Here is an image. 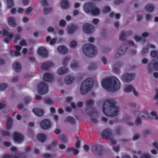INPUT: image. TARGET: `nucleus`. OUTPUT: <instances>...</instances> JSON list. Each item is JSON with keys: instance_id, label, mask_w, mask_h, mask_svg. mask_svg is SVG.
<instances>
[{"instance_id": "nucleus-1", "label": "nucleus", "mask_w": 158, "mask_h": 158, "mask_svg": "<svg viewBox=\"0 0 158 158\" xmlns=\"http://www.w3.org/2000/svg\"><path fill=\"white\" fill-rule=\"evenodd\" d=\"M115 102L113 100L108 99L105 101L102 106V110L106 116L115 117L118 114V108L116 106Z\"/></svg>"}, {"instance_id": "nucleus-2", "label": "nucleus", "mask_w": 158, "mask_h": 158, "mask_svg": "<svg viewBox=\"0 0 158 158\" xmlns=\"http://www.w3.org/2000/svg\"><path fill=\"white\" fill-rule=\"evenodd\" d=\"M102 87L107 90L115 91L120 88V84L118 79L114 77H111L102 80Z\"/></svg>"}, {"instance_id": "nucleus-3", "label": "nucleus", "mask_w": 158, "mask_h": 158, "mask_svg": "<svg viewBox=\"0 0 158 158\" xmlns=\"http://www.w3.org/2000/svg\"><path fill=\"white\" fill-rule=\"evenodd\" d=\"M94 82L91 78H88L84 81L81 84L80 88L81 93L85 95L88 93L92 89Z\"/></svg>"}, {"instance_id": "nucleus-4", "label": "nucleus", "mask_w": 158, "mask_h": 158, "mask_svg": "<svg viewBox=\"0 0 158 158\" xmlns=\"http://www.w3.org/2000/svg\"><path fill=\"white\" fill-rule=\"evenodd\" d=\"M95 4L93 2H88L85 4L83 6L84 11L87 13H91L94 15H99L100 10L96 7Z\"/></svg>"}, {"instance_id": "nucleus-5", "label": "nucleus", "mask_w": 158, "mask_h": 158, "mask_svg": "<svg viewBox=\"0 0 158 158\" xmlns=\"http://www.w3.org/2000/svg\"><path fill=\"white\" fill-rule=\"evenodd\" d=\"M82 52L85 56L89 57H94L97 53L95 47L89 44L84 45Z\"/></svg>"}, {"instance_id": "nucleus-6", "label": "nucleus", "mask_w": 158, "mask_h": 158, "mask_svg": "<svg viewBox=\"0 0 158 158\" xmlns=\"http://www.w3.org/2000/svg\"><path fill=\"white\" fill-rule=\"evenodd\" d=\"M101 135L103 138L109 139L113 144L116 143V141L113 139V136L110 129H106L103 131L101 133Z\"/></svg>"}, {"instance_id": "nucleus-7", "label": "nucleus", "mask_w": 158, "mask_h": 158, "mask_svg": "<svg viewBox=\"0 0 158 158\" xmlns=\"http://www.w3.org/2000/svg\"><path fill=\"white\" fill-rule=\"evenodd\" d=\"M38 92L41 95L46 94L48 92V85L43 82H40L38 85Z\"/></svg>"}, {"instance_id": "nucleus-8", "label": "nucleus", "mask_w": 158, "mask_h": 158, "mask_svg": "<svg viewBox=\"0 0 158 158\" xmlns=\"http://www.w3.org/2000/svg\"><path fill=\"white\" fill-rule=\"evenodd\" d=\"M153 69L156 71H158V62L155 60H152L148 64L147 68L148 73H152Z\"/></svg>"}, {"instance_id": "nucleus-9", "label": "nucleus", "mask_w": 158, "mask_h": 158, "mask_svg": "<svg viewBox=\"0 0 158 158\" xmlns=\"http://www.w3.org/2000/svg\"><path fill=\"white\" fill-rule=\"evenodd\" d=\"M92 152L93 153L98 156L102 155L103 151V147L100 145L95 144L92 145Z\"/></svg>"}, {"instance_id": "nucleus-10", "label": "nucleus", "mask_w": 158, "mask_h": 158, "mask_svg": "<svg viewBox=\"0 0 158 158\" xmlns=\"http://www.w3.org/2000/svg\"><path fill=\"white\" fill-rule=\"evenodd\" d=\"M83 30L84 33L87 34H92L94 33L95 31L94 26L88 23L83 25Z\"/></svg>"}, {"instance_id": "nucleus-11", "label": "nucleus", "mask_w": 158, "mask_h": 158, "mask_svg": "<svg viewBox=\"0 0 158 158\" xmlns=\"http://www.w3.org/2000/svg\"><path fill=\"white\" fill-rule=\"evenodd\" d=\"M51 123L49 120L44 119L42 120L40 123L41 128L44 130L48 129L51 127Z\"/></svg>"}, {"instance_id": "nucleus-12", "label": "nucleus", "mask_w": 158, "mask_h": 158, "mask_svg": "<svg viewBox=\"0 0 158 158\" xmlns=\"http://www.w3.org/2000/svg\"><path fill=\"white\" fill-rule=\"evenodd\" d=\"M135 77L134 73H125L123 75L122 77L123 81L125 82H129L133 80Z\"/></svg>"}, {"instance_id": "nucleus-13", "label": "nucleus", "mask_w": 158, "mask_h": 158, "mask_svg": "<svg viewBox=\"0 0 158 158\" xmlns=\"http://www.w3.org/2000/svg\"><path fill=\"white\" fill-rule=\"evenodd\" d=\"M2 35L4 36H6L8 38L4 37V41L7 44H10L11 38L13 37L12 34H10L6 30H4L3 31Z\"/></svg>"}, {"instance_id": "nucleus-14", "label": "nucleus", "mask_w": 158, "mask_h": 158, "mask_svg": "<svg viewBox=\"0 0 158 158\" xmlns=\"http://www.w3.org/2000/svg\"><path fill=\"white\" fill-rule=\"evenodd\" d=\"M38 54L44 58L48 56V54L47 49L43 47H40L37 50Z\"/></svg>"}, {"instance_id": "nucleus-15", "label": "nucleus", "mask_w": 158, "mask_h": 158, "mask_svg": "<svg viewBox=\"0 0 158 158\" xmlns=\"http://www.w3.org/2000/svg\"><path fill=\"white\" fill-rule=\"evenodd\" d=\"M13 139L15 142L20 143L23 141L24 137L21 133L18 132H15L13 134Z\"/></svg>"}, {"instance_id": "nucleus-16", "label": "nucleus", "mask_w": 158, "mask_h": 158, "mask_svg": "<svg viewBox=\"0 0 158 158\" xmlns=\"http://www.w3.org/2000/svg\"><path fill=\"white\" fill-rule=\"evenodd\" d=\"M124 92L126 93L130 92L132 91L134 95L137 97L138 96V93L135 90V89L132 85H129L125 87L124 89Z\"/></svg>"}, {"instance_id": "nucleus-17", "label": "nucleus", "mask_w": 158, "mask_h": 158, "mask_svg": "<svg viewBox=\"0 0 158 158\" xmlns=\"http://www.w3.org/2000/svg\"><path fill=\"white\" fill-rule=\"evenodd\" d=\"M54 78L53 75L49 73H46L44 75L43 80L45 81L50 82L53 80Z\"/></svg>"}, {"instance_id": "nucleus-18", "label": "nucleus", "mask_w": 158, "mask_h": 158, "mask_svg": "<svg viewBox=\"0 0 158 158\" xmlns=\"http://www.w3.org/2000/svg\"><path fill=\"white\" fill-rule=\"evenodd\" d=\"M77 29V25L73 24H71L68 26L67 31L70 34H73Z\"/></svg>"}, {"instance_id": "nucleus-19", "label": "nucleus", "mask_w": 158, "mask_h": 158, "mask_svg": "<svg viewBox=\"0 0 158 158\" xmlns=\"http://www.w3.org/2000/svg\"><path fill=\"white\" fill-rule=\"evenodd\" d=\"M132 34L133 31L131 30L128 31L126 32V33L124 31H123L121 32L120 35V39L122 41L125 40L126 36H129Z\"/></svg>"}, {"instance_id": "nucleus-20", "label": "nucleus", "mask_w": 158, "mask_h": 158, "mask_svg": "<svg viewBox=\"0 0 158 158\" xmlns=\"http://www.w3.org/2000/svg\"><path fill=\"white\" fill-rule=\"evenodd\" d=\"M92 110L90 111L89 112H87V110H86V112L88 115L91 118L90 119L91 120H92L94 123H96L98 122L97 120L95 118H93L92 116L94 114H97V111L94 108H92Z\"/></svg>"}, {"instance_id": "nucleus-21", "label": "nucleus", "mask_w": 158, "mask_h": 158, "mask_svg": "<svg viewBox=\"0 0 158 158\" xmlns=\"http://www.w3.org/2000/svg\"><path fill=\"white\" fill-rule=\"evenodd\" d=\"M32 111L35 115L38 116H43L44 113V110L41 108H34Z\"/></svg>"}, {"instance_id": "nucleus-22", "label": "nucleus", "mask_w": 158, "mask_h": 158, "mask_svg": "<svg viewBox=\"0 0 158 158\" xmlns=\"http://www.w3.org/2000/svg\"><path fill=\"white\" fill-rule=\"evenodd\" d=\"M75 80L74 76L68 75L66 76L64 79V82L67 85H69L73 83Z\"/></svg>"}, {"instance_id": "nucleus-23", "label": "nucleus", "mask_w": 158, "mask_h": 158, "mask_svg": "<svg viewBox=\"0 0 158 158\" xmlns=\"http://www.w3.org/2000/svg\"><path fill=\"white\" fill-rule=\"evenodd\" d=\"M53 65V62L48 61L43 63L41 67L43 70H48L50 67Z\"/></svg>"}, {"instance_id": "nucleus-24", "label": "nucleus", "mask_w": 158, "mask_h": 158, "mask_svg": "<svg viewBox=\"0 0 158 158\" xmlns=\"http://www.w3.org/2000/svg\"><path fill=\"white\" fill-rule=\"evenodd\" d=\"M13 69L16 73H19L21 69V66L20 64L18 62H15L12 65Z\"/></svg>"}, {"instance_id": "nucleus-25", "label": "nucleus", "mask_w": 158, "mask_h": 158, "mask_svg": "<svg viewBox=\"0 0 158 158\" xmlns=\"http://www.w3.org/2000/svg\"><path fill=\"white\" fill-rule=\"evenodd\" d=\"M57 51L60 53L65 54L68 52V49L64 46H59L57 47Z\"/></svg>"}, {"instance_id": "nucleus-26", "label": "nucleus", "mask_w": 158, "mask_h": 158, "mask_svg": "<svg viewBox=\"0 0 158 158\" xmlns=\"http://www.w3.org/2000/svg\"><path fill=\"white\" fill-rule=\"evenodd\" d=\"M69 69L66 67H62L59 68L57 71V73L59 75H63L69 72Z\"/></svg>"}, {"instance_id": "nucleus-27", "label": "nucleus", "mask_w": 158, "mask_h": 158, "mask_svg": "<svg viewBox=\"0 0 158 158\" xmlns=\"http://www.w3.org/2000/svg\"><path fill=\"white\" fill-rule=\"evenodd\" d=\"M127 48L126 45H124L122 46L119 48L118 52L116 54L115 56H117V55L120 56V55L124 54L127 50Z\"/></svg>"}, {"instance_id": "nucleus-28", "label": "nucleus", "mask_w": 158, "mask_h": 158, "mask_svg": "<svg viewBox=\"0 0 158 158\" xmlns=\"http://www.w3.org/2000/svg\"><path fill=\"white\" fill-rule=\"evenodd\" d=\"M37 139L40 142L43 143L46 141L47 136L43 134L40 133L37 135Z\"/></svg>"}, {"instance_id": "nucleus-29", "label": "nucleus", "mask_w": 158, "mask_h": 158, "mask_svg": "<svg viewBox=\"0 0 158 158\" xmlns=\"http://www.w3.org/2000/svg\"><path fill=\"white\" fill-rule=\"evenodd\" d=\"M8 23L10 26L12 27H15L17 25L15 23V19L12 17L9 18L8 20Z\"/></svg>"}, {"instance_id": "nucleus-30", "label": "nucleus", "mask_w": 158, "mask_h": 158, "mask_svg": "<svg viewBox=\"0 0 158 158\" xmlns=\"http://www.w3.org/2000/svg\"><path fill=\"white\" fill-rule=\"evenodd\" d=\"M60 6L64 9H67L69 7V3L67 0H62L60 2Z\"/></svg>"}, {"instance_id": "nucleus-31", "label": "nucleus", "mask_w": 158, "mask_h": 158, "mask_svg": "<svg viewBox=\"0 0 158 158\" xmlns=\"http://www.w3.org/2000/svg\"><path fill=\"white\" fill-rule=\"evenodd\" d=\"M6 123V128L7 130H9L11 129L12 124V119L10 117H7Z\"/></svg>"}, {"instance_id": "nucleus-32", "label": "nucleus", "mask_w": 158, "mask_h": 158, "mask_svg": "<svg viewBox=\"0 0 158 158\" xmlns=\"http://www.w3.org/2000/svg\"><path fill=\"white\" fill-rule=\"evenodd\" d=\"M86 104L88 107L85 109V111L87 110V112H89V110H90L91 111L92 110V108H94L93 107L90 106H93L94 104V102L91 100H88L86 102Z\"/></svg>"}, {"instance_id": "nucleus-33", "label": "nucleus", "mask_w": 158, "mask_h": 158, "mask_svg": "<svg viewBox=\"0 0 158 158\" xmlns=\"http://www.w3.org/2000/svg\"><path fill=\"white\" fill-rule=\"evenodd\" d=\"M145 9L148 12H151L154 10V7L153 5L148 3L145 6Z\"/></svg>"}, {"instance_id": "nucleus-34", "label": "nucleus", "mask_w": 158, "mask_h": 158, "mask_svg": "<svg viewBox=\"0 0 158 158\" xmlns=\"http://www.w3.org/2000/svg\"><path fill=\"white\" fill-rule=\"evenodd\" d=\"M3 158H26L25 156H21L20 155H19L17 156H14L11 155H5Z\"/></svg>"}, {"instance_id": "nucleus-35", "label": "nucleus", "mask_w": 158, "mask_h": 158, "mask_svg": "<svg viewBox=\"0 0 158 158\" xmlns=\"http://www.w3.org/2000/svg\"><path fill=\"white\" fill-rule=\"evenodd\" d=\"M66 121L67 122H69L71 124H74L75 123V121L74 119L71 116L67 117Z\"/></svg>"}, {"instance_id": "nucleus-36", "label": "nucleus", "mask_w": 158, "mask_h": 158, "mask_svg": "<svg viewBox=\"0 0 158 158\" xmlns=\"http://www.w3.org/2000/svg\"><path fill=\"white\" fill-rule=\"evenodd\" d=\"M67 152H70L71 151H72L73 154L75 155H77L78 153V151L75 149H72L70 148H68L66 149Z\"/></svg>"}, {"instance_id": "nucleus-37", "label": "nucleus", "mask_w": 158, "mask_h": 158, "mask_svg": "<svg viewBox=\"0 0 158 158\" xmlns=\"http://www.w3.org/2000/svg\"><path fill=\"white\" fill-rule=\"evenodd\" d=\"M8 8H11L14 6V2L12 0H6Z\"/></svg>"}, {"instance_id": "nucleus-38", "label": "nucleus", "mask_w": 158, "mask_h": 158, "mask_svg": "<svg viewBox=\"0 0 158 158\" xmlns=\"http://www.w3.org/2000/svg\"><path fill=\"white\" fill-rule=\"evenodd\" d=\"M0 134L2 136H10V133L7 131H4L3 130H0Z\"/></svg>"}, {"instance_id": "nucleus-39", "label": "nucleus", "mask_w": 158, "mask_h": 158, "mask_svg": "<svg viewBox=\"0 0 158 158\" xmlns=\"http://www.w3.org/2000/svg\"><path fill=\"white\" fill-rule=\"evenodd\" d=\"M97 68V64H90L88 67L89 70H94L96 69Z\"/></svg>"}, {"instance_id": "nucleus-40", "label": "nucleus", "mask_w": 158, "mask_h": 158, "mask_svg": "<svg viewBox=\"0 0 158 158\" xmlns=\"http://www.w3.org/2000/svg\"><path fill=\"white\" fill-rule=\"evenodd\" d=\"M44 101L47 104L49 105H52L54 103V102L49 97L45 98Z\"/></svg>"}, {"instance_id": "nucleus-41", "label": "nucleus", "mask_w": 158, "mask_h": 158, "mask_svg": "<svg viewBox=\"0 0 158 158\" xmlns=\"http://www.w3.org/2000/svg\"><path fill=\"white\" fill-rule=\"evenodd\" d=\"M70 59L69 57H66L64 59L62 60V64L63 65L65 66L67 65V64L68 63Z\"/></svg>"}, {"instance_id": "nucleus-42", "label": "nucleus", "mask_w": 158, "mask_h": 158, "mask_svg": "<svg viewBox=\"0 0 158 158\" xmlns=\"http://www.w3.org/2000/svg\"><path fill=\"white\" fill-rule=\"evenodd\" d=\"M60 141L61 143H65L67 142V139L65 136L61 135L60 138Z\"/></svg>"}, {"instance_id": "nucleus-43", "label": "nucleus", "mask_w": 158, "mask_h": 158, "mask_svg": "<svg viewBox=\"0 0 158 158\" xmlns=\"http://www.w3.org/2000/svg\"><path fill=\"white\" fill-rule=\"evenodd\" d=\"M8 85L7 83H2L0 85V90H4L8 87Z\"/></svg>"}, {"instance_id": "nucleus-44", "label": "nucleus", "mask_w": 158, "mask_h": 158, "mask_svg": "<svg viewBox=\"0 0 158 158\" xmlns=\"http://www.w3.org/2000/svg\"><path fill=\"white\" fill-rule=\"evenodd\" d=\"M77 45V44L76 42L75 41H72L70 44V46L71 48H76Z\"/></svg>"}, {"instance_id": "nucleus-45", "label": "nucleus", "mask_w": 158, "mask_h": 158, "mask_svg": "<svg viewBox=\"0 0 158 158\" xmlns=\"http://www.w3.org/2000/svg\"><path fill=\"white\" fill-rule=\"evenodd\" d=\"M111 11L110 8L108 6H106L104 7L102 10V11L103 13H106L109 12Z\"/></svg>"}, {"instance_id": "nucleus-46", "label": "nucleus", "mask_w": 158, "mask_h": 158, "mask_svg": "<svg viewBox=\"0 0 158 158\" xmlns=\"http://www.w3.org/2000/svg\"><path fill=\"white\" fill-rule=\"evenodd\" d=\"M52 10V8L51 7H49L47 8L45 7L44 8V13L45 14H48L49 12H51Z\"/></svg>"}, {"instance_id": "nucleus-47", "label": "nucleus", "mask_w": 158, "mask_h": 158, "mask_svg": "<svg viewBox=\"0 0 158 158\" xmlns=\"http://www.w3.org/2000/svg\"><path fill=\"white\" fill-rule=\"evenodd\" d=\"M31 100V98L29 96L26 97L24 99V103L26 104L30 103Z\"/></svg>"}, {"instance_id": "nucleus-48", "label": "nucleus", "mask_w": 158, "mask_h": 158, "mask_svg": "<svg viewBox=\"0 0 158 158\" xmlns=\"http://www.w3.org/2000/svg\"><path fill=\"white\" fill-rule=\"evenodd\" d=\"M79 64L77 62H75L71 64L70 66L72 69H75L78 67Z\"/></svg>"}, {"instance_id": "nucleus-49", "label": "nucleus", "mask_w": 158, "mask_h": 158, "mask_svg": "<svg viewBox=\"0 0 158 158\" xmlns=\"http://www.w3.org/2000/svg\"><path fill=\"white\" fill-rule=\"evenodd\" d=\"M138 114H139V115L141 116V117H146L145 116H144V115H148L147 113L146 112H137Z\"/></svg>"}, {"instance_id": "nucleus-50", "label": "nucleus", "mask_w": 158, "mask_h": 158, "mask_svg": "<svg viewBox=\"0 0 158 158\" xmlns=\"http://www.w3.org/2000/svg\"><path fill=\"white\" fill-rule=\"evenodd\" d=\"M13 54H14L15 56H18L20 55V53L19 51H14V53L11 52H10V54L11 56H13Z\"/></svg>"}, {"instance_id": "nucleus-51", "label": "nucleus", "mask_w": 158, "mask_h": 158, "mask_svg": "<svg viewBox=\"0 0 158 158\" xmlns=\"http://www.w3.org/2000/svg\"><path fill=\"white\" fill-rule=\"evenodd\" d=\"M32 10L33 9L32 7H28L26 10V14L28 15H29Z\"/></svg>"}, {"instance_id": "nucleus-52", "label": "nucleus", "mask_w": 158, "mask_h": 158, "mask_svg": "<svg viewBox=\"0 0 158 158\" xmlns=\"http://www.w3.org/2000/svg\"><path fill=\"white\" fill-rule=\"evenodd\" d=\"M66 23L65 21L63 20H60L59 23L60 25L62 27H64L66 25Z\"/></svg>"}, {"instance_id": "nucleus-53", "label": "nucleus", "mask_w": 158, "mask_h": 158, "mask_svg": "<svg viewBox=\"0 0 158 158\" xmlns=\"http://www.w3.org/2000/svg\"><path fill=\"white\" fill-rule=\"evenodd\" d=\"M113 150L116 152H118L119 151V149H120V145H117L114 146L113 148Z\"/></svg>"}, {"instance_id": "nucleus-54", "label": "nucleus", "mask_w": 158, "mask_h": 158, "mask_svg": "<svg viewBox=\"0 0 158 158\" xmlns=\"http://www.w3.org/2000/svg\"><path fill=\"white\" fill-rule=\"evenodd\" d=\"M42 157L43 158H50L53 157L52 155L49 154H45L42 155Z\"/></svg>"}, {"instance_id": "nucleus-55", "label": "nucleus", "mask_w": 158, "mask_h": 158, "mask_svg": "<svg viewBox=\"0 0 158 158\" xmlns=\"http://www.w3.org/2000/svg\"><path fill=\"white\" fill-rule=\"evenodd\" d=\"M157 55V52L155 51H152L151 52V56L154 58H155L156 57Z\"/></svg>"}, {"instance_id": "nucleus-56", "label": "nucleus", "mask_w": 158, "mask_h": 158, "mask_svg": "<svg viewBox=\"0 0 158 158\" xmlns=\"http://www.w3.org/2000/svg\"><path fill=\"white\" fill-rule=\"evenodd\" d=\"M135 123L137 125H140L141 124V121L140 118L137 117L135 121Z\"/></svg>"}, {"instance_id": "nucleus-57", "label": "nucleus", "mask_w": 158, "mask_h": 158, "mask_svg": "<svg viewBox=\"0 0 158 158\" xmlns=\"http://www.w3.org/2000/svg\"><path fill=\"white\" fill-rule=\"evenodd\" d=\"M21 39V37L19 35H16L15 36V40L14 42L15 43H17L18 41Z\"/></svg>"}, {"instance_id": "nucleus-58", "label": "nucleus", "mask_w": 158, "mask_h": 158, "mask_svg": "<svg viewBox=\"0 0 158 158\" xmlns=\"http://www.w3.org/2000/svg\"><path fill=\"white\" fill-rule=\"evenodd\" d=\"M134 38L135 41L138 42L141 40L142 38L141 37H139L137 35H135L134 36Z\"/></svg>"}, {"instance_id": "nucleus-59", "label": "nucleus", "mask_w": 158, "mask_h": 158, "mask_svg": "<svg viewBox=\"0 0 158 158\" xmlns=\"http://www.w3.org/2000/svg\"><path fill=\"white\" fill-rule=\"evenodd\" d=\"M115 133L117 135H121L120 129L119 127L116 128L115 130Z\"/></svg>"}, {"instance_id": "nucleus-60", "label": "nucleus", "mask_w": 158, "mask_h": 158, "mask_svg": "<svg viewBox=\"0 0 158 158\" xmlns=\"http://www.w3.org/2000/svg\"><path fill=\"white\" fill-rule=\"evenodd\" d=\"M148 47H145L142 49V52L143 53H148Z\"/></svg>"}, {"instance_id": "nucleus-61", "label": "nucleus", "mask_w": 158, "mask_h": 158, "mask_svg": "<svg viewBox=\"0 0 158 158\" xmlns=\"http://www.w3.org/2000/svg\"><path fill=\"white\" fill-rule=\"evenodd\" d=\"M20 44L22 46H26L27 44L25 40H22L20 42Z\"/></svg>"}, {"instance_id": "nucleus-62", "label": "nucleus", "mask_w": 158, "mask_h": 158, "mask_svg": "<svg viewBox=\"0 0 158 158\" xmlns=\"http://www.w3.org/2000/svg\"><path fill=\"white\" fill-rule=\"evenodd\" d=\"M151 114L152 116H154L155 117V119L156 120L158 119V117L156 114V112L155 111H152L151 112Z\"/></svg>"}, {"instance_id": "nucleus-63", "label": "nucleus", "mask_w": 158, "mask_h": 158, "mask_svg": "<svg viewBox=\"0 0 158 158\" xmlns=\"http://www.w3.org/2000/svg\"><path fill=\"white\" fill-rule=\"evenodd\" d=\"M57 41V39L54 38L51 40L50 42V44H55Z\"/></svg>"}, {"instance_id": "nucleus-64", "label": "nucleus", "mask_w": 158, "mask_h": 158, "mask_svg": "<svg viewBox=\"0 0 158 158\" xmlns=\"http://www.w3.org/2000/svg\"><path fill=\"white\" fill-rule=\"evenodd\" d=\"M141 158H150V155L148 154H144L141 156Z\"/></svg>"}]
</instances>
